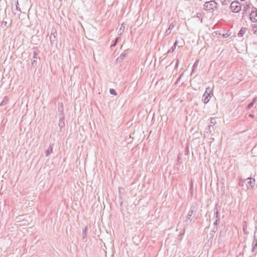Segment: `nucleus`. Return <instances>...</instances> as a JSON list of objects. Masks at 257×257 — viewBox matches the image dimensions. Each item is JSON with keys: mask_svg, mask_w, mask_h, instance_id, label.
<instances>
[{"mask_svg": "<svg viewBox=\"0 0 257 257\" xmlns=\"http://www.w3.org/2000/svg\"><path fill=\"white\" fill-rule=\"evenodd\" d=\"M127 54H128L127 50H126L124 51V52L120 54L119 57L117 58V59H116L117 62H118V63L121 62L124 60L125 57L127 55Z\"/></svg>", "mask_w": 257, "mask_h": 257, "instance_id": "nucleus-13", "label": "nucleus"}, {"mask_svg": "<svg viewBox=\"0 0 257 257\" xmlns=\"http://www.w3.org/2000/svg\"><path fill=\"white\" fill-rule=\"evenodd\" d=\"M218 229V226L217 225H214L213 228L211 231H214L215 233H216V232L217 231Z\"/></svg>", "mask_w": 257, "mask_h": 257, "instance_id": "nucleus-29", "label": "nucleus"}, {"mask_svg": "<svg viewBox=\"0 0 257 257\" xmlns=\"http://www.w3.org/2000/svg\"><path fill=\"white\" fill-rule=\"evenodd\" d=\"M174 25L173 24H170L168 29L169 30L171 31L174 28Z\"/></svg>", "mask_w": 257, "mask_h": 257, "instance_id": "nucleus-31", "label": "nucleus"}, {"mask_svg": "<svg viewBox=\"0 0 257 257\" xmlns=\"http://www.w3.org/2000/svg\"><path fill=\"white\" fill-rule=\"evenodd\" d=\"M53 151V148L51 146H50L49 148L46 150V156L48 157L52 153Z\"/></svg>", "mask_w": 257, "mask_h": 257, "instance_id": "nucleus-19", "label": "nucleus"}, {"mask_svg": "<svg viewBox=\"0 0 257 257\" xmlns=\"http://www.w3.org/2000/svg\"><path fill=\"white\" fill-rule=\"evenodd\" d=\"M249 116L250 117H253V115H252V114H249Z\"/></svg>", "mask_w": 257, "mask_h": 257, "instance_id": "nucleus-41", "label": "nucleus"}, {"mask_svg": "<svg viewBox=\"0 0 257 257\" xmlns=\"http://www.w3.org/2000/svg\"><path fill=\"white\" fill-rule=\"evenodd\" d=\"M183 74L182 73L181 74H180V75L179 76V77L178 78V79H177L176 81L175 82V84H177L178 82L180 81V79L181 78V77L183 76Z\"/></svg>", "mask_w": 257, "mask_h": 257, "instance_id": "nucleus-30", "label": "nucleus"}, {"mask_svg": "<svg viewBox=\"0 0 257 257\" xmlns=\"http://www.w3.org/2000/svg\"><path fill=\"white\" fill-rule=\"evenodd\" d=\"M248 14H249L250 20L252 22H257V9L252 7V10H251V12H248Z\"/></svg>", "mask_w": 257, "mask_h": 257, "instance_id": "nucleus-4", "label": "nucleus"}, {"mask_svg": "<svg viewBox=\"0 0 257 257\" xmlns=\"http://www.w3.org/2000/svg\"><path fill=\"white\" fill-rule=\"evenodd\" d=\"M175 46H173L168 51V53H172L176 49Z\"/></svg>", "mask_w": 257, "mask_h": 257, "instance_id": "nucleus-26", "label": "nucleus"}, {"mask_svg": "<svg viewBox=\"0 0 257 257\" xmlns=\"http://www.w3.org/2000/svg\"><path fill=\"white\" fill-rule=\"evenodd\" d=\"M252 7H253V6L250 3H246V5L243 7L242 14L244 15L245 14H248V12H250L249 11V9H251L252 10Z\"/></svg>", "mask_w": 257, "mask_h": 257, "instance_id": "nucleus-10", "label": "nucleus"}, {"mask_svg": "<svg viewBox=\"0 0 257 257\" xmlns=\"http://www.w3.org/2000/svg\"><path fill=\"white\" fill-rule=\"evenodd\" d=\"M121 29H122V28H120L119 31H120Z\"/></svg>", "mask_w": 257, "mask_h": 257, "instance_id": "nucleus-43", "label": "nucleus"}, {"mask_svg": "<svg viewBox=\"0 0 257 257\" xmlns=\"http://www.w3.org/2000/svg\"><path fill=\"white\" fill-rule=\"evenodd\" d=\"M87 226H85V227L83 229V237L82 240L84 242H86L87 241L86 235H87Z\"/></svg>", "mask_w": 257, "mask_h": 257, "instance_id": "nucleus-15", "label": "nucleus"}, {"mask_svg": "<svg viewBox=\"0 0 257 257\" xmlns=\"http://www.w3.org/2000/svg\"><path fill=\"white\" fill-rule=\"evenodd\" d=\"M57 36L56 30H54V32L52 31L49 38L52 45H56L57 44Z\"/></svg>", "mask_w": 257, "mask_h": 257, "instance_id": "nucleus-7", "label": "nucleus"}, {"mask_svg": "<svg viewBox=\"0 0 257 257\" xmlns=\"http://www.w3.org/2000/svg\"><path fill=\"white\" fill-rule=\"evenodd\" d=\"M246 32V28H241L240 31H239L238 33V36L239 37H243V35L244 34L245 32Z\"/></svg>", "mask_w": 257, "mask_h": 257, "instance_id": "nucleus-16", "label": "nucleus"}, {"mask_svg": "<svg viewBox=\"0 0 257 257\" xmlns=\"http://www.w3.org/2000/svg\"><path fill=\"white\" fill-rule=\"evenodd\" d=\"M58 110L59 111L61 112V113H63L62 111H63V107L62 108H58Z\"/></svg>", "mask_w": 257, "mask_h": 257, "instance_id": "nucleus-35", "label": "nucleus"}, {"mask_svg": "<svg viewBox=\"0 0 257 257\" xmlns=\"http://www.w3.org/2000/svg\"><path fill=\"white\" fill-rule=\"evenodd\" d=\"M121 29H122V28H120L119 31H120Z\"/></svg>", "mask_w": 257, "mask_h": 257, "instance_id": "nucleus-44", "label": "nucleus"}, {"mask_svg": "<svg viewBox=\"0 0 257 257\" xmlns=\"http://www.w3.org/2000/svg\"><path fill=\"white\" fill-rule=\"evenodd\" d=\"M7 25V22L6 21H3L1 23V27L4 28L6 27Z\"/></svg>", "mask_w": 257, "mask_h": 257, "instance_id": "nucleus-25", "label": "nucleus"}, {"mask_svg": "<svg viewBox=\"0 0 257 257\" xmlns=\"http://www.w3.org/2000/svg\"><path fill=\"white\" fill-rule=\"evenodd\" d=\"M192 186H193V182H192V181H191V187H192Z\"/></svg>", "mask_w": 257, "mask_h": 257, "instance_id": "nucleus-42", "label": "nucleus"}, {"mask_svg": "<svg viewBox=\"0 0 257 257\" xmlns=\"http://www.w3.org/2000/svg\"><path fill=\"white\" fill-rule=\"evenodd\" d=\"M177 44H178V42L176 40L175 42V43L174 44V45L173 46H175V47H176V46L177 45Z\"/></svg>", "mask_w": 257, "mask_h": 257, "instance_id": "nucleus-37", "label": "nucleus"}, {"mask_svg": "<svg viewBox=\"0 0 257 257\" xmlns=\"http://www.w3.org/2000/svg\"><path fill=\"white\" fill-rule=\"evenodd\" d=\"M216 233H215L214 231H210L209 234L207 235V239L208 240V242H212V239L214 236L215 235Z\"/></svg>", "mask_w": 257, "mask_h": 257, "instance_id": "nucleus-14", "label": "nucleus"}, {"mask_svg": "<svg viewBox=\"0 0 257 257\" xmlns=\"http://www.w3.org/2000/svg\"><path fill=\"white\" fill-rule=\"evenodd\" d=\"M109 92L111 94L113 95H116L117 93L114 89L111 88L109 89Z\"/></svg>", "mask_w": 257, "mask_h": 257, "instance_id": "nucleus-24", "label": "nucleus"}, {"mask_svg": "<svg viewBox=\"0 0 257 257\" xmlns=\"http://www.w3.org/2000/svg\"><path fill=\"white\" fill-rule=\"evenodd\" d=\"M8 101V98L7 96H5L2 101L1 102L0 105L1 106H4L6 105L7 103V102Z\"/></svg>", "mask_w": 257, "mask_h": 257, "instance_id": "nucleus-20", "label": "nucleus"}, {"mask_svg": "<svg viewBox=\"0 0 257 257\" xmlns=\"http://www.w3.org/2000/svg\"><path fill=\"white\" fill-rule=\"evenodd\" d=\"M178 159H180L179 156H178Z\"/></svg>", "mask_w": 257, "mask_h": 257, "instance_id": "nucleus-45", "label": "nucleus"}, {"mask_svg": "<svg viewBox=\"0 0 257 257\" xmlns=\"http://www.w3.org/2000/svg\"><path fill=\"white\" fill-rule=\"evenodd\" d=\"M256 100H257L256 97L254 98L253 99V100H252V101L247 105V108L248 109H250L253 106L254 103L256 101Z\"/></svg>", "mask_w": 257, "mask_h": 257, "instance_id": "nucleus-17", "label": "nucleus"}, {"mask_svg": "<svg viewBox=\"0 0 257 257\" xmlns=\"http://www.w3.org/2000/svg\"><path fill=\"white\" fill-rule=\"evenodd\" d=\"M120 39V37H117L115 40L112 42V44L110 46V47H114L116 44L117 43L118 40Z\"/></svg>", "mask_w": 257, "mask_h": 257, "instance_id": "nucleus-18", "label": "nucleus"}, {"mask_svg": "<svg viewBox=\"0 0 257 257\" xmlns=\"http://www.w3.org/2000/svg\"><path fill=\"white\" fill-rule=\"evenodd\" d=\"M246 227H247V226H246V225H244V226H243V232H245V230H246Z\"/></svg>", "mask_w": 257, "mask_h": 257, "instance_id": "nucleus-36", "label": "nucleus"}, {"mask_svg": "<svg viewBox=\"0 0 257 257\" xmlns=\"http://www.w3.org/2000/svg\"><path fill=\"white\" fill-rule=\"evenodd\" d=\"M244 183L246 184L247 189L252 188L255 185V181L254 179L248 178L244 180Z\"/></svg>", "mask_w": 257, "mask_h": 257, "instance_id": "nucleus-6", "label": "nucleus"}, {"mask_svg": "<svg viewBox=\"0 0 257 257\" xmlns=\"http://www.w3.org/2000/svg\"><path fill=\"white\" fill-rule=\"evenodd\" d=\"M254 232H256V234H257V226H256L255 227V231H254Z\"/></svg>", "mask_w": 257, "mask_h": 257, "instance_id": "nucleus-40", "label": "nucleus"}, {"mask_svg": "<svg viewBox=\"0 0 257 257\" xmlns=\"http://www.w3.org/2000/svg\"><path fill=\"white\" fill-rule=\"evenodd\" d=\"M38 55V53L36 51H34L33 53V58L31 59L32 62L31 66V67H35L37 65V56Z\"/></svg>", "mask_w": 257, "mask_h": 257, "instance_id": "nucleus-11", "label": "nucleus"}, {"mask_svg": "<svg viewBox=\"0 0 257 257\" xmlns=\"http://www.w3.org/2000/svg\"><path fill=\"white\" fill-rule=\"evenodd\" d=\"M18 5H19V4H18V1L17 0V4H16V9H17L18 11H21V10H20V8L19 7Z\"/></svg>", "mask_w": 257, "mask_h": 257, "instance_id": "nucleus-32", "label": "nucleus"}, {"mask_svg": "<svg viewBox=\"0 0 257 257\" xmlns=\"http://www.w3.org/2000/svg\"><path fill=\"white\" fill-rule=\"evenodd\" d=\"M244 183V180L240 179L239 182V186H243Z\"/></svg>", "mask_w": 257, "mask_h": 257, "instance_id": "nucleus-27", "label": "nucleus"}, {"mask_svg": "<svg viewBox=\"0 0 257 257\" xmlns=\"http://www.w3.org/2000/svg\"><path fill=\"white\" fill-rule=\"evenodd\" d=\"M171 33V31L169 30V29L167 30L165 32V35H168L170 34Z\"/></svg>", "mask_w": 257, "mask_h": 257, "instance_id": "nucleus-33", "label": "nucleus"}, {"mask_svg": "<svg viewBox=\"0 0 257 257\" xmlns=\"http://www.w3.org/2000/svg\"><path fill=\"white\" fill-rule=\"evenodd\" d=\"M213 126L212 125H209L208 126V127L206 130V132L207 133H211L212 129H213Z\"/></svg>", "mask_w": 257, "mask_h": 257, "instance_id": "nucleus-21", "label": "nucleus"}, {"mask_svg": "<svg viewBox=\"0 0 257 257\" xmlns=\"http://www.w3.org/2000/svg\"><path fill=\"white\" fill-rule=\"evenodd\" d=\"M228 36H229V35H228L227 33H226V34H223L222 35V37H223V38H227V37H228Z\"/></svg>", "mask_w": 257, "mask_h": 257, "instance_id": "nucleus-34", "label": "nucleus"}, {"mask_svg": "<svg viewBox=\"0 0 257 257\" xmlns=\"http://www.w3.org/2000/svg\"><path fill=\"white\" fill-rule=\"evenodd\" d=\"M218 4L215 1L206 2L204 5V9L206 11L213 10L217 9Z\"/></svg>", "mask_w": 257, "mask_h": 257, "instance_id": "nucleus-2", "label": "nucleus"}, {"mask_svg": "<svg viewBox=\"0 0 257 257\" xmlns=\"http://www.w3.org/2000/svg\"><path fill=\"white\" fill-rule=\"evenodd\" d=\"M220 207L216 204L214 209V216L216 217V222H219L220 220Z\"/></svg>", "mask_w": 257, "mask_h": 257, "instance_id": "nucleus-8", "label": "nucleus"}, {"mask_svg": "<svg viewBox=\"0 0 257 257\" xmlns=\"http://www.w3.org/2000/svg\"><path fill=\"white\" fill-rule=\"evenodd\" d=\"M59 1L61 2V1H62V0H59Z\"/></svg>", "mask_w": 257, "mask_h": 257, "instance_id": "nucleus-46", "label": "nucleus"}, {"mask_svg": "<svg viewBox=\"0 0 257 257\" xmlns=\"http://www.w3.org/2000/svg\"><path fill=\"white\" fill-rule=\"evenodd\" d=\"M198 210V205L196 203H193L190 206V209L186 216V219L184 221L186 224L191 223L193 218L195 217L196 213Z\"/></svg>", "mask_w": 257, "mask_h": 257, "instance_id": "nucleus-1", "label": "nucleus"}, {"mask_svg": "<svg viewBox=\"0 0 257 257\" xmlns=\"http://www.w3.org/2000/svg\"><path fill=\"white\" fill-rule=\"evenodd\" d=\"M219 222H216V221L214 222V225H217Z\"/></svg>", "mask_w": 257, "mask_h": 257, "instance_id": "nucleus-38", "label": "nucleus"}, {"mask_svg": "<svg viewBox=\"0 0 257 257\" xmlns=\"http://www.w3.org/2000/svg\"><path fill=\"white\" fill-rule=\"evenodd\" d=\"M222 5H227L230 3V0H220Z\"/></svg>", "mask_w": 257, "mask_h": 257, "instance_id": "nucleus-22", "label": "nucleus"}, {"mask_svg": "<svg viewBox=\"0 0 257 257\" xmlns=\"http://www.w3.org/2000/svg\"><path fill=\"white\" fill-rule=\"evenodd\" d=\"M178 64H179V60H177V62H176V67H177Z\"/></svg>", "mask_w": 257, "mask_h": 257, "instance_id": "nucleus-39", "label": "nucleus"}, {"mask_svg": "<svg viewBox=\"0 0 257 257\" xmlns=\"http://www.w3.org/2000/svg\"><path fill=\"white\" fill-rule=\"evenodd\" d=\"M251 251L253 252L255 249L257 248V234L256 232L254 233L253 240L252 243Z\"/></svg>", "mask_w": 257, "mask_h": 257, "instance_id": "nucleus-12", "label": "nucleus"}, {"mask_svg": "<svg viewBox=\"0 0 257 257\" xmlns=\"http://www.w3.org/2000/svg\"><path fill=\"white\" fill-rule=\"evenodd\" d=\"M59 126L60 127V129L61 130L63 127L65 125L64 123V113H60V114H59Z\"/></svg>", "mask_w": 257, "mask_h": 257, "instance_id": "nucleus-9", "label": "nucleus"}, {"mask_svg": "<svg viewBox=\"0 0 257 257\" xmlns=\"http://www.w3.org/2000/svg\"><path fill=\"white\" fill-rule=\"evenodd\" d=\"M211 91L209 87L207 88L205 93L203 95L202 101L204 103H207L211 98Z\"/></svg>", "mask_w": 257, "mask_h": 257, "instance_id": "nucleus-5", "label": "nucleus"}, {"mask_svg": "<svg viewBox=\"0 0 257 257\" xmlns=\"http://www.w3.org/2000/svg\"><path fill=\"white\" fill-rule=\"evenodd\" d=\"M252 31L254 34H257V25H255L252 26Z\"/></svg>", "mask_w": 257, "mask_h": 257, "instance_id": "nucleus-23", "label": "nucleus"}, {"mask_svg": "<svg viewBox=\"0 0 257 257\" xmlns=\"http://www.w3.org/2000/svg\"><path fill=\"white\" fill-rule=\"evenodd\" d=\"M210 123H212V124H215L216 123V121H215V118H214V117H212L210 118Z\"/></svg>", "mask_w": 257, "mask_h": 257, "instance_id": "nucleus-28", "label": "nucleus"}, {"mask_svg": "<svg viewBox=\"0 0 257 257\" xmlns=\"http://www.w3.org/2000/svg\"><path fill=\"white\" fill-rule=\"evenodd\" d=\"M241 5L240 3L237 1H235L231 3L230 9L233 13H238L241 10Z\"/></svg>", "mask_w": 257, "mask_h": 257, "instance_id": "nucleus-3", "label": "nucleus"}]
</instances>
